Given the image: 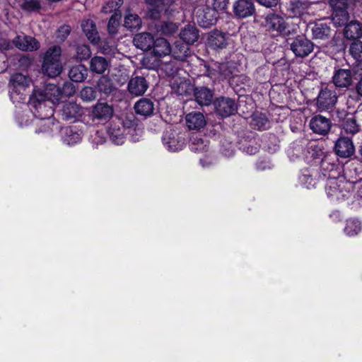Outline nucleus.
Wrapping results in <instances>:
<instances>
[{
  "instance_id": "obj_1",
  "label": "nucleus",
  "mask_w": 362,
  "mask_h": 362,
  "mask_svg": "<svg viewBox=\"0 0 362 362\" xmlns=\"http://www.w3.org/2000/svg\"><path fill=\"white\" fill-rule=\"evenodd\" d=\"M62 99L60 97V88L54 84H47L43 90H35L29 99V104L37 112L45 107L44 103L50 101L52 103H58Z\"/></svg>"
},
{
  "instance_id": "obj_2",
  "label": "nucleus",
  "mask_w": 362,
  "mask_h": 362,
  "mask_svg": "<svg viewBox=\"0 0 362 362\" xmlns=\"http://www.w3.org/2000/svg\"><path fill=\"white\" fill-rule=\"evenodd\" d=\"M32 83V80L27 76L20 73L13 74L9 80V92L13 103H21L26 95Z\"/></svg>"
},
{
  "instance_id": "obj_3",
  "label": "nucleus",
  "mask_w": 362,
  "mask_h": 362,
  "mask_svg": "<svg viewBox=\"0 0 362 362\" xmlns=\"http://www.w3.org/2000/svg\"><path fill=\"white\" fill-rule=\"evenodd\" d=\"M61 54V47L56 45L50 47L45 52L42 69L49 77L54 78L61 74L62 71Z\"/></svg>"
},
{
  "instance_id": "obj_4",
  "label": "nucleus",
  "mask_w": 362,
  "mask_h": 362,
  "mask_svg": "<svg viewBox=\"0 0 362 362\" xmlns=\"http://www.w3.org/2000/svg\"><path fill=\"white\" fill-rule=\"evenodd\" d=\"M352 189V184L344 177H329L326 184V192L328 197L337 200L344 199Z\"/></svg>"
},
{
  "instance_id": "obj_5",
  "label": "nucleus",
  "mask_w": 362,
  "mask_h": 362,
  "mask_svg": "<svg viewBox=\"0 0 362 362\" xmlns=\"http://www.w3.org/2000/svg\"><path fill=\"white\" fill-rule=\"evenodd\" d=\"M338 96L333 87L325 86L321 88L316 100V106L319 111L332 110L337 102Z\"/></svg>"
},
{
  "instance_id": "obj_6",
  "label": "nucleus",
  "mask_w": 362,
  "mask_h": 362,
  "mask_svg": "<svg viewBox=\"0 0 362 362\" xmlns=\"http://www.w3.org/2000/svg\"><path fill=\"white\" fill-rule=\"evenodd\" d=\"M291 50L296 57H305L309 55L314 48L313 43L303 36H298L289 43Z\"/></svg>"
},
{
  "instance_id": "obj_7",
  "label": "nucleus",
  "mask_w": 362,
  "mask_h": 362,
  "mask_svg": "<svg viewBox=\"0 0 362 362\" xmlns=\"http://www.w3.org/2000/svg\"><path fill=\"white\" fill-rule=\"evenodd\" d=\"M16 48L24 52H33L40 47V42L33 37L25 34L18 35L13 40Z\"/></svg>"
},
{
  "instance_id": "obj_8",
  "label": "nucleus",
  "mask_w": 362,
  "mask_h": 362,
  "mask_svg": "<svg viewBox=\"0 0 362 362\" xmlns=\"http://www.w3.org/2000/svg\"><path fill=\"white\" fill-rule=\"evenodd\" d=\"M287 11L291 17L302 18L305 21L307 16L310 15V4L302 0L291 1L288 5Z\"/></svg>"
},
{
  "instance_id": "obj_9",
  "label": "nucleus",
  "mask_w": 362,
  "mask_h": 362,
  "mask_svg": "<svg viewBox=\"0 0 362 362\" xmlns=\"http://www.w3.org/2000/svg\"><path fill=\"white\" fill-rule=\"evenodd\" d=\"M148 88V83L144 76L132 75L128 82L127 90L134 96L143 95Z\"/></svg>"
},
{
  "instance_id": "obj_10",
  "label": "nucleus",
  "mask_w": 362,
  "mask_h": 362,
  "mask_svg": "<svg viewBox=\"0 0 362 362\" xmlns=\"http://www.w3.org/2000/svg\"><path fill=\"white\" fill-rule=\"evenodd\" d=\"M266 26L272 31L281 35H288L289 31L284 18L277 14L270 13L266 17Z\"/></svg>"
},
{
  "instance_id": "obj_11",
  "label": "nucleus",
  "mask_w": 362,
  "mask_h": 362,
  "mask_svg": "<svg viewBox=\"0 0 362 362\" xmlns=\"http://www.w3.org/2000/svg\"><path fill=\"white\" fill-rule=\"evenodd\" d=\"M217 114L221 117H228L235 114L237 110L235 102L229 98H219L214 103Z\"/></svg>"
},
{
  "instance_id": "obj_12",
  "label": "nucleus",
  "mask_w": 362,
  "mask_h": 362,
  "mask_svg": "<svg viewBox=\"0 0 362 362\" xmlns=\"http://www.w3.org/2000/svg\"><path fill=\"white\" fill-rule=\"evenodd\" d=\"M309 125L314 133L326 135L329 132L332 124L328 118L318 115L311 118Z\"/></svg>"
},
{
  "instance_id": "obj_13",
  "label": "nucleus",
  "mask_w": 362,
  "mask_h": 362,
  "mask_svg": "<svg viewBox=\"0 0 362 362\" xmlns=\"http://www.w3.org/2000/svg\"><path fill=\"white\" fill-rule=\"evenodd\" d=\"M332 80L337 88H348L353 83V74L349 69H339L334 72Z\"/></svg>"
},
{
  "instance_id": "obj_14",
  "label": "nucleus",
  "mask_w": 362,
  "mask_h": 362,
  "mask_svg": "<svg viewBox=\"0 0 362 362\" xmlns=\"http://www.w3.org/2000/svg\"><path fill=\"white\" fill-rule=\"evenodd\" d=\"M336 153L341 158H349L355 151V148L351 139L346 136L339 137L335 143Z\"/></svg>"
},
{
  "instance_id": "obj_15",
  "label": "nucleus",
  "mask_w": 362,
  "mask_h": 362,
  "mask_svg": "<svg viewBox=\"0 0 362 362\" xmlns=\"http://www.w3.org/2000/svg\"><path fill=\"white\" fill-rule=\"evenodd\" d=\"M235 16L238 18H245L252 16L255 9L254 4L249 0H238L233 6Z\"/></svg>"
},
{
  "instance_id": "obj_16",
  "label": "nucleus",
  "mask_w": 362,
  "mask_h": 362,
  "mask_svg": "<svg viewBox=\"0 0 362 362\" xmlns=\"http://www.w3.org/2000/svg\"><path fill=\"white\" fill-rule=\"evenodd\" d=\"M113 108L107 103H98L92 107L91 116L93 119L107 121L113 115Z\"/></svg>"
},
{
  "instance_id": "obj_17",
  "label": "nucleus",
  "mask_w": 362,
  "mask_h": 362,
  "mask_svg": "<svg viewBox=\"0 0 362 362\" xmlns=\"http://www.w3.org/2000/svg\"><path fill=\"white\" fill-rule=\"evenodd\" d=\"M308 28L311 30L314 39L325 40L329 37L331 33L329 25L325 22L319 21L310 23Z\"/></svg>"
},
{
  "instance_id": "obj_18",
  "label": "nucleus",
  "mask_w": 362,
  "mask_h": 362,
  "mask_svg": "<svg viewBox=\"0 0 362 362\" xmlns=\"http://www.w3.org/2000/svg\"><path fill=\"white\" fill-rule=\"evenodd\" d=\"M136 114L143 117H149L154 111V103L149 99L143 98L139 100L134 106Z\"/></svg>"
},
{
  "instance_id": "obj_19",
  "label": "nucleus",
  "mask_w": 362,
  "mask_h": 362,
  "mask_svg": "<svg viewBox=\"0 0 362 362\" xmlns=\"http://www.w3.org/2000/svg\"><path fill=\"white\" fill-rule=\"evenodd\" d=\"M195 100L200 105H209L213 100L214 93L209 88L201 86L194 89Z\"/></svg>"
},
{
  "instance_id": "obj_20",
  "label": "nucleus",
  "mask_w": 362,
  "mask_h": 362,
  "mask_svg": "<svg viewBox=\"0 0 362 362\" xmlns=\"http://www.w3.org/2000/svg\"><path fill=\"white\" fill-rule=\"evenodd\" d=\"M154 38L149 33H142L136 35L133 40L134 45L142 49L149 50L153 47Z\"/></svg>"
},
{
  "instance_id": "obj_21",
  "label": "nucleus",
  "mask_w": 362,
  "mask_h": 362,
  "mask_svg": "<svg viewBox=\"0 0 362 362\" xmlns=\"http://www.w3.org/2000/svg\"><path fill=\"white\" fill-rule=\"evenodd\" d=\"M186 124L190 129H199L206 124V120L202 113L193 112L185 117Z\"/></svg>"
},
{
  "instance_id": "obj_22",
  "label": "nucleus",
  "mask_w": 362,
  "mask_h": 362,
  "mask_svg": "<svg viewBox=\"0 0 362 362\" xmlns=\"http://www.w3.org/2000/svg\"><path fill=\"white\" fill-rule=\"evenodd\" d=\"M152 48L153 54L158 57L167 56L172 52L170 43L163 37L156 39Z\"/></svg>"
},
{
  "instance_id": "obj_23",
  "label": "nucleus",
  "mask_w": 362,
  "mask_h": 362,
  "mask_svg": "<svg viewBox=\"0 0 362 362\" xmlns=\"http://www.w3.org/2000/svg\"><path fill=\"white\" fill-rule=\"evenodd\" d=\"M163 143L164 146L171 151H177L181 150L184 146V141L175 137L173 132H166L163 136Z\"/></svg>"
},
{
  "instance_id": "obj_24",
  "label": "nucleus",
  "mask_w": 362,
  "mask_h": 362,
  "mask_svg": "<svg viewBox=\"0 0 362 362\" xmlns=\"http://www.w3.org/2000/svg\"><path fill=\"white\" fill-rule=\"evenodd\" d=\"M82 30L87 38L93 43H97L99 40V35L95 23L90 20H83L81 23Z\"/></svg>"
},
{
  "instance_id": "obj_25",
  "label": "nucleus",
  "mask_w": 362,
  "mask_h": 362,
  "mask_svg": "<svg viewBox=\"0 0 362 362\" xmlns=\"http://www.w3.org/2000/svg\"><path fill=\"white\" fill-rule=\"evenodd\" d=\"M110 62L106 58L95 56L90 60V70L98 74H103L109 68Z\"/></svg>"
},
{
  "instance_id": "obj_26",
  "label": "nucleus",
  "mask_w": 362,
  "mask_h": 362,
  "mask_svg": "<svg viewBox=\"0 0 362 362\" xmlns=\"http://www.w3.org/2000/svg\"><path fill=\"white\" fill-rule=\"evenodd\" d=\"M82 114L81 107L74 102H68L63 105L62 116L66 120L76 118Z\"/></svg>"
},
{
  "instance_id": "obj_27",
  "label": "nucleus",
  "mask_w": 362,
  "mask_h": 362,
  "mask_svg": "<svg viewBox=\"0 0 362 362\" xmlns=\"http://www.w3.org/2000/svg\"><path fill=\"white\" fill-rule=\"evenodd\" d=\"M181 39L187 45L194 44L199 38L198 30L192 25H187L180 33Z\"/></svg>"
},
{
  "instance_id": "obj_28",
  "label": "nucleus",
  "mask_w": 362,
  "mask_h": 362,
  "mask_svg": "<svg viewBox=\"0 0 362 362\" xmlns=\"http://www.w3.org/2000/svg\"><path fill=\"white\" fill-rule=\"evenodd\" d=\"M344 35L348 39L358 38L362 35V25L358 21H351L346 24Z\"/></svg>"
},
{
  "instance_id": "obj_29",
  "label": "nucleus",
  "mask_w": 362,
  "mask_h": 362,
  "mask_svg": "<svg viewBox=\"0 0 362 362\" xmlns=\"http://www.w3.org/2000/svg\"><path fill=\"white\" fill-rule=\"evenodd\" d=\"M88 76V69L83 64L74 66L69 72L70 79L75 82L83 81Z\"/></svg>"
},
{
  "instance_id": "obj_30",
  "label": "nucleus",
  "mask_w": 362,
  "mask_h": 362,
  "mask_svg": "<svg viewBox=\"0 0 362 362\" xmlns=\"http://www.w3.org/2000/svg\"><path fill=\"white\" fill-rule=\"evenodd\" d=\"M208 45L213 49H222L225 47L226 46L225 35L219 31L211 33L208 37Z\"/></svg>"
},
{
  "instance_id": "obj_31",
  "label": "nucleus",
  "mask_w": 362,
  "mask_h": 362,
  "mask_svg": "<svg viewBox=\"0 0 362 362\" xmlns=\"http://www.w3.org/2000/svg\"><path fill=\"white\" fill-rule=\"evenodd\" d=\"M172 89L180 95H185L192 90V87L189 83L180 79H174L171 84Z\"/></svg>"
},
{
  "instance_id": "obj_32",
  "label": "nucleus",
  "mask_w": 362,
  "mask_h": 362,
  "mask_svg": "<svg viewBox=\"0 0 362 362\" xmlns=\"http://www.w3.org/2000/svg\"><path fill=\"white\" fill-rule=\"evenodd\" d=\"M342 128L346 134L351 135H354L359 131V126L356 123L355 117L352 115H348L345 118Z\"/></svg>"
},
{
  "instance_id": "obj_33",
  "label": "nucleus",
  "mask_w": 362,
  "mask_h": 362,
  "mask_svg": "<svg viewBox=\"0 0 362 362\" xmlns=\"http://www.w3.org/2000/svg\"><path fill=\"white\" fill-rule=\"evenodd\" d=\"M63 140L64 142L69 144V145H73L76 144L78 141H80L81 137L79 134L77 132H75L72 130V129L69 127H66L63 129Z\"/></svg>"
},
{
  "instance_id": "obj_34",
  "label": "nucleus",
  "mask_w": 362,
  "mask_h": 362,
  "mask_svg": "<svg viewBox=\"0 0 362 362\" xmlns=\"http://www.w3.org/2000/svg\"><path fill=\"white\" fill-rule=\"evenodd\" d=\"M178 30V25L173 22H163L158 27V32L164 35H171Z\"/></svg>"
},
{
  "instance_id": "obj_35",
  "label": "nucleus",
  "mask_w": 362,
  "mask_h": 362,
  "mask_svg": "<svg viewBox=\"0 0 362 362\" xmlns=\"http://www.w3.org/2000/svg\"><path fill=\"white\" fill-rule=\"evenodd\" d=\"M361 230V222L354 218L349 219L344 228L345 233L349 235H357Z\"/></svg>"
},
{
  "instance_id": "obj_36",
  "label": "nucleus",
  "mask_w": 362,
  "mask_h": 362,
  "mask_svg": "<svg viewBox=\"0 0 362 362\" xmlns=\"http://www.w3.org/2000/svg\"><path fill=\"white\" fill-rule=\"evenodd\" d=\"M218 15L214 11H212L209 7L206 8V11L204 12L202 18V26L208 27L209 25H214L217 20ZM201 23V22H199Z\"/></svg>"
},
{
  "instance_id": "obj_37",
  "label": "nucleus",
  "mask_w": 362,
  "mask_h": 362,
  "mask_svg": "<svg viewBox=\"0 0 362 362\" xmlns=\"http://www.w3.org/2000/svg\"><path fill=\"white\" fill-rule=\"evenodd\" d=\"M141 25V20L136 14H129L125 17L124 26L130 30L139 29Z\"/></svg>"
},
{
  "instance_id": "obj_38",
  "label": "nucleus",
  "mask_w": 362,
  "mask_h": 362,
  "mask_svg": "<svg viewBox=\"0 0 362 362\" xmlns=\"http://www.w3.org/2000/svg\"><path fill=\"white\" fill-rule=\"evenodd\" d=\"M98 88L100 93H103L105 95H109L114 90V86L112 81L106 78L101 77L98 82Z\"/></svg>"
},
{
  "instance_id": "obj_39",
  "label": "nucleus",
  "mask_w": 362,
  "mask_h": 362,
  "mask_svg": "<svg viewBox=\"0 0 362 362\" xmlns=\"http://www.w3.org/2000/svg\"><path fill=\"white\" fill-rule=\"evenodd\" d=\"M228 0H207V6L216 13L224 11L228 6Z\"/></svg>"
},
{
  "instance_id": "obj_40",
  "label": "nucleus",
  "mask_w": 362,
  "mask_h": 362,
  "mask_svg": "<svg viewBox=\"0 0 362 362\" xmlns=\"http://www.w3.org/2000/svg\"><path fill=\"white\" fill-rule=\"evenodd\" d=\"M349 52L356 61H362V41L357 40L352 42L349 47Z\"/></svg>"
},
{
  "instance_id": "obj_41",
  "label": "nucleus",
  "mask_w": 362,
  "mask_h": 362,
  "mask_svg": "<svg viewBox=\"0 0 362 362\" xmlns=\"http://www.w3.org/2000/svg\"><path fill=\"white\" fill-rule=\"evenodd\" d=\"M349 16L347 11H342L332 13L333 23L338 26L346 25L349 21Z\"/></svg>"
},
{
  "instance_id": "obj_42",
  "label": "nucleus",
  "mask_w": 362,
  "mask_h": 362,
  "mask_svg": "<svg viewBox=\"0 0 362 362\" xmlns=\"http://www.w3.org/2000/svg\"><path fill=\"white\" fill-rule=\"evenodd\" d=\"M21 7L24 11L33 12L39 11L41 8V4L39 0H23Z\"/></svg>"
},
{
  "instance_id": "obj_43",
  "label": "nucleus",
  "mask_w": 362,
  "mask_h": 362,
  "mask_svg": "<svg viewBox=\"0 0 362 362\" xmlns=\"http://www.w3.org/2000/svg\"><path fill=\"white\" fill-rule=\"evenodd\" d=\"M91 54L90 49L88 45H81L76 47V57L80 60H86Z\"/></svg>"
},
{
  "instance_id": "obj_44",
  "label": "nucleus",
  "mask_w": 362,
  "mask_h": 362,
  "mask_svg": "<svg viewBox=\"0 0 362 362\" xmlns=\"http://www.w3.org/2000/svg\"><path fill=\"white\" fill-rule=\"evenodd\" d=\"M110 139L116 144H121L124 142V136L122 129L115 130L113 127L109 129Z\"/></svg>"
},
{
  "instance_id": "obj_45",
  "label": "nucleus",
  "mask_w": 362,
  "mask_h": 362,
  "mask_svg": "<svg viewBox=\"0 0 362 362\" xmlns=\"http://www.w3.org/2000/svg\"><path fill=\"white\" fill-rule=\"evenodd\" d=\"M329 6L333 9V13L346 11L347 1L346 0H329Z\"/></svg>"
},
{
  "instance_id": "obj_46",
  "label": "nucleus",
  "mask_w": 362,
  "mask_h": 362,
  "mask_svg": "<svg viewBox=\"0 0 362 362\" xmlns=\"http://www.w3.org/2000/svg\"><path fill=\"white\" fill-rule=\"evenodd\" d=\"M122 4L123 0H115L110 1L103 7V11L105 13H111L112 11L116 13V11L120 8Z\"/></svg>"
},
{
  "instance_id": "obj_47",
  "label": "nucleus",
  "mask_w": 362,
  "mask_h": 362,
  "mask_svg": "<svg viewBox=\"0 0 362 362\" xmlns=\"http://www.w3.org/2000/svg\"><path fill=\"white\" fill-rule=\"evenodd\" d=\"M81 98L86 101H91L95 99L96 93L91 87H85L81 91Z\"/></svg>"
},
{
  "instance_id": "obj_48",
  "label": "nucleus",
  "mask_w": 362,
  "mask_h": 362,
  "mask_svg": "<svg viewBox=\"0 0 362 362\" xmlns=\"http://www.w3.org/2000/svg\"><path fill=\"white\" fill-rule=\"evenodd\" d=\"M76 93V88L74 84L71 82H66L64 83L62 88H60V97L62 96L69 97Z\"/></svg>"
},
{
  "instance_id": "obj_49",
  "label": "nucleus",
  "mask_w": 362,
  "mask_h": 362,
  "mask_svg": "<svg viewBox=\"0 0 362 362\" xmlns=\"http://www.w3.org/2000/svg\"><path fill=\"white\" fill-rule=\"evenodd\" d=\"M119 18L120 16H119L117 13H115L113 15H112L111 18H110L107 24V29L110 34L116 33Z\"/></svg>"
},
{
  "instance_id": "obj_50",
  "label": "nucleus",
  "mask_w": 362,
  "mask_h": 362,
  "mask_svg": "<svg viewBox=\"0 0 362 362\" xmlns=\"http://www.w3.org/2000/svg\"><path fill=\"white\" fill-rule=\"evenodd\" d=\"M71 28L69 25H64L61 26L57 30V37L62 41H64L70 34Z\"/></svg>"
},
{
  "instance_id": "obj_51",
  "label": "nucleus",
  "mask_w": 362,
  "mask_h": 362,
  "mask_svg": "<svg viewBox=\"0 0 362 362\" xmlns=\"http://www.w3.org/2000/svg\"><path fill=\"white\" fill-rule=\"evenodd\" d=\"M177 47H178V45L175 46V49L173 52V54L175 58L180 59V60H183L188 55L189 49L186 45H182L180 47V53H178L176 51V49Z\"/></svg>"
},
{
  "instance_id": "obj_52",
  "label": "nucleus",
  "mask_w": 362,
  "mask_h": 362,
  "mask_svg": "<svg viewBox=\"0 0 362 362\" xmlns=\"http://www.w3.org/2000/svg\"><path fill=\"white\" fill-rule=\"evenodd\" d=\"M192 150L195 152H202L206 151L207 146L204 144V141L201 139L197 140L194 139V141L192 144Z\"/></svg>"
},
{
  "instance_id": "obj_53",
  "label": "nucleus",
  "mask_w": 362,
  "mask_h": 362,
  "mask_svg": "<svg viewBox=\"0 0 362 362\" xmlns=\"http://www.w3.org/2000/svg\"><path fill=\"white\" fill-rule=\"evenodd\" d=\"M259 4L270 8L277 5L278 0H256Z\"/></svg>"
},
{
  "instance_id": "obj_54",
  "label": "nucleus",
  "mask_w": 362,
  "mask_h": 362,
  "mask_svg": "<svg viewBox=\"0 0 362 362\" xmlns=\"http://www.w3.org/2000/svg\"><path fill=\"white\" fill-rule=\"evenodd\" d=\"M146 2L153 6L159 7L160 5L164 4V0H146Z\"/></svg>"
},
{
  "instance_id": "obj_55",
  "label": "nucleus",
  "mask_w": 362,
  "mask_h": 362,
  "mask_svg": "<svg viewBox=\"0 0 362 362\" xmlns=\"http://www.w3.org/2000/svg\"><path fill=\"white\" fill-rule=\"evenodd\" d=\"M356 89L357 91V93L362 97V78L357 83Z\"/></svg>"
},
{
  "instance_id": "obj_56",
  "label": "nucleus",
  "mask_w": 362,
  "mask_h": 362,
  "mask_svg": "<svg viewBox=\"0 0 362 362\" xmlns=\"http://www.w3.org/2000/svg\"><path fill=\"white\" fill-rule=\"evenodd\" d=\"M227 64H223L221 66H220V70L222 72V74L225 76V77H227L230 75V73H226L225 72V69L227 68Z\"/></svg>"
},
{
  "instance_id": "obj_57",
  "label": "nucleus",
  "mask_w": 362,
  "mask_h": 362,
  "mask_svg": "<svg viewBox=\"0 0 362 362\" xmlns=\"http://www.w3.org/2000/svg\"><path fill=\"white\" fill-rule=\"evenodd\" d=\"M359 153H360V156H361V159L362 160V146L360 147Z\"/></svg>"
},
{
  "instance_id": "obj_58",
  "label": "nucleus",
  "mask_w": 362,
  "mask_h": 362,
  "mask_svg": "<svg viewBox=\"0 0 362 362\" xmlns=\"http://www.w3.org/2000/svg\"><path fill=\"white\" fill-rule=\"evenodd\" d=\"M326 164H327V163H326V161H325V160H322V164H321V165H322V168H324V167H325V165Z\"/></svg>"
},
{
  "instance_id": "obj_59",
  "label": "nucleus",
  "mask_w": 362,
  "mask_h": 362,
  "mask_svg": "<svg viewBox=\"0 0 362 362\" xmlns=\"http://www.w3.org/2000/svg\"><path fill=\"white\" fill-rule=\"evenodd\" d=\"M263 122H262V126H264L266 124V123L267 122V120L265 119H263Z\"/></svg>"
}]
</instances>
